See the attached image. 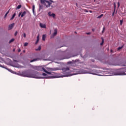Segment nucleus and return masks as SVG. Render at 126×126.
I'll list each match as a JSON object with an SVG mask.
<instances>
[{"mask_svg": "<svg viewBox=\"0 0 126 126\" xmlns=\"http://www.w3.org/2000/svg\"><path fill=\"white\" fill-rule=\"evenodd\" d=\"M94 1H95V0H94Z\"/></svg>", "mask_w": 126, "mask_h": 126, "instance_id": "nucleus-49", "label": "nucleus"}, {"mask_svg": "<svg viewBox=\"0 0 126 126\" xmlns=\"http://www.w3.org/2000/svg\"><path fill=\"white\" fill-rule=\"evenodd\" d=\"M17 33H18V32H15V33H14V35H15V36H16V35H17Z\"/></svg>", "mask_w": 126, "mask_h": 126, "instance_id": "nucleus-34", "label": "nucleus"}, {"mask_svg": "<svg viewBox=\"0 0 126 126\" xmlns=\"http://www.w3.org/2000/svg\"><path fill=\"white\" fill-rule=\"evenodd\" d=\"M119 7H120V1L118 2V8H119Z\"/></svg>", "mask_w": 126, "mask_h": 126, "instance_id": "nucleus-33", "label": "nucleus"}, {"mask_svg": "<svg viewBox=\"0 0 126 126\" xmlns=\"http://www.w3.org/2000/svg\"><path fill=\"white\" fill-rule=\"evenodd\" d=\"M37 61H39V59H38V58L34 59L33 60H31V61H30V63H33V62H37Z\"/></svg>", "mask_w": 126, "mask_h": 126, "instance_id": "nucleus-13", "label": "nucleus"}, {"mask_svg": "<svg viewBox=\"0 0 126 126\" xmlns=\"http://www.w3.org/2000/svg\"><path fill=\"white\" fill-rule=\"evenodd\" d=\"M41 50V46H39L38 48L35 49V51H40Z\"/></svg>", "mask_w": 126, "mask_h": 126, "instance_id": "nucleus-18", "label": "nucleus"}, {"mask_svg": "<svg viewBox=\"0 0 126 126\" xmlns=\"http://www.w3.org/2000/svg\"><path fill=\"white\" fill-rule=\"evenodd\" d=\"M39 26L41 28H46V24H42V23L39 24Z\"/></svg>", "mask_w": 126, "mask_h": 126, "instance_id": "nucleus-8", "label": "nucleus"}, {"mask_svg": "<svg viewBox=\"0 0 126 126\" xmlns=\"http://www.w3.org/2000/svg\"><path fill=\"white\" fill-rule=\"evenodd\" d=\"M36 69L37 70H42L46 73H47V74H50L51 76H49L48 77H46L47 78H56L57 77L55 75H56V73H54L53 72H49L46 70V69L42 67H37Z\"/></svg>", "mask_w": 126, "mask_h": 126, "instance_id": "nucleus-4", "label": "nucleus"}, {"mask_svg": "<svg viewBox=\"0 0 126 126\" xmlns=\"http://www.w3.org/2000/svg\"><path fill=\"white\" fill-rule=\"evenodd\" d=\"M123 22H124V20H120V25H123Z\"/></svg>", "mask_w": 126, "mask_h": 126, "instance_id": "nucleus-26", "label": "nucleus"}, {"mask_svg": "<svg viewBox=\"0 0 126 126\" xmlns=\"http://www.w3.org/2000/svg\"><path fill=\"white\" fill-rule=\"evenodd\" d=\"M26 15V11H24V12L22 13V14H21V17H23V16H25Z\"/></svg>", "mask_w": 126, "mask_h": 126, "instance_id": "nucleus-14", "label": "nucleus"}, {"mask_svg": "<svg viewBox=\"0 0 126 126\" xmlns=\"http://www.w3.org/2000/svg\"><path fill=\"white\" fill-rule=\"evenodd\" d=\"M103 15H103V14H101L100 15L98 16L97 17V18L100 19V18L103 17Z\"/></svg>", "mask_w": 126, "mask_h": 126, "instance_id": "nucleus-20", "label": "nucleus"}, {"mask_svg": "<svg viewBox=\"0 0 126 126\" xmlns=\"http://www.w3.org/2000/svg\"><path fill=\"white\" fill-rule=\"evenodd\" d=\"M62 70L64 73H67L66 76H71V75H75V74H79L80 73H89L88 72H86L84 71L83 69L80 70V71H82V72H80L79 70L77 69H72L70 71V73L69 72V68L68 67H63L62 68Z\"/></svg>", "mask_w": 126, "mask_h": 126, "instance_id": "nucleus-2", "label": "nucleus"}, {"mask_svg": "<svg viewBox=\"0 0 126 126\" xmlns=\"http://www.w3.org/2000/svg\"><path fill=\"white\" fill-rule=\"evenodd\" d=\"M50 15H52V12H50Z\"/></svg>", "mask_w": 126, "mask_h": 126, "instance_id": "nucleus-43", "label": "nucleus"}, {"mask_svg": "<svg viewBox=\"0 0 126 126\" xmlns=\"http://www.w3.org/2000/svg\"><path fill=\"white\" fill-rule=\"evenodd\" d=\"M106 73H110L109 75H126V67L117 69L116 70L111 69L105 71Z\"/></svg>", "mask_w": 126, "mask_h": 126, "instance_id": "nucleus-3", "label": "nucleus"}, {"mask_svg": "<svg viewBox=\"0 0 126 126\" xmlns=\"http://www.w3.org/2000/svg\"><path fill=\"white\" fill-rule=\"evenodd\" d=\"M114 10H116V3L115 2L114 3Z\"/></svg>", "mask_w": 126, "mask_h": 126, "instance_id": "nucleus-29", "label": "nucleus"}, {"mask_svg": "<svg viewBox=\"0 0 126 126\" xmlns=\"http://www.w3.org/2000/svg\"><path fill=\"white\" fill-rule=\"evenodd\" d=\"M21 12H20L19 14V16H20V15H21Z\"/></svg>", "mask_w": 126, "mask_h": 126, "instance_id": "nucleus-39", "label": "nucleus"}, {"mask_svg": "<svg viewBox=\"0 0 126 126\" xmlns=\"http://www.w3.org/2000/svg\"><path fill=\"white\" fill-rule=\"evenodd\" d=\"M39 37H40V35L38 34L37 36V40L35 42V44L37 45V44H38V42H39Z\"/></svg>", "mask_w": 126, "mask_h": 126, "instance_id": "nucleus-12", "label": "nucleus"}, {"mask_svg": "<svg viewBox=\"0 0 126 126\" xmlns=\"http://www.w3.org/2000/svg\"><path fill=\"white\" fill-rule=\"evenodd\" d=\"M42 7H43V6L39 4V10H41V9H42Z\"/></svg>", "mask_w": 126, "mask_h": 126, "instance_id": "nucleus-25", "label": "nucleus"}, {"mask_svg": "<svg viewBox=\"0 0 126 126\" xmlns=\"http://www.w3.org/2000/svg\"><path fill=\"white\" fill-rule=\"evenodd\" d=\"M24 47H27V46H28V43L25 42L24 44Z\"/></svg>", "mask_w": 126, "mask_h": 126, "instance_id": "nucleus-27", "label": "nucleus"}, {"mask_svg": "<svg viewBox=\"0 0 126 126\" xmlns=\"http://www.w3.org/2000/svg\"><path fill=\"white\" fill-rule=\"evenodd\" d=\"M75 33H76V32H75Z\"/></svg>", "mask_w": 126, "mask_h": 126, "instance_id": "nucleus-48", "label": "nucleus"}, {"mask_svg": "<svg viewBox=\"0 0 126 126\" xmlns=\"http://www.w3.org/2000/svg\"><path fill=\"white\" fill-rule=\"evenodd\" d=\"M14 38H12L9 40V43L10 44V43H12V42H14Z\"/></svg>", "mask_w": 126, "mask_h": 126, "instance_id": "nucleus-17", "label": "nucleus"}, {"mask_svg": "<svg viewBox=\"0 0 126 126\" xmlns=\"http://www.w3.org/2000/svg\"><path fill=\"white\" fill-rule=\"evenodd\" d=\"M0 67H3V68H6V69H8V70H9V71L10 70L9 69L5 68V67H4V66H2V65H1V64H0Z\"/></svg>", "mask_w": 126, "mask_h": 126, "instance_id": "nucleus-22", "label": "nucleus"}, {"mask_svg": "<svg viewBox=\"0 0 126 126\" xmlns=\"http://www.w3.org/2000/svg\"><path fill=\"white\" fill-rule=\"evenodd\" d=\"M92 74H95V75H97V74L95 73H91Z\"/></svg>", "mask_w": 126, "mask_h": 126, "instance_id": "nucleus-38", "label": "nucleus"}, {"mask_svg": "<svg viewBox=\"0 0 126 126\" xmlns=\"http://www.w3.org/2000/svg\"><path fill=\"white\" fill-rule=\"evenodd\" d=\"M58 34V31H57V30H54V33L52 34L53 37H55V36H56V35H57Z\"/></svg>", "mask_w": 126, "mask_h": 126, "instance_id": "nucleus-10", "label": "nucleus"}, {"mask_svg": "<svg viewBox=\"0 0 126 126\" xmlns=\"http://www.w3.org/2000/svg\"><path fill=\"white\" fill-rule=\"evenodd\" d=\"M105 31V28L104 27L103 28V30H102V33H104V32Z\"/></svg>", "mask_w": 126, "mask_h": 126, "instance_id": "nucleus-31", "label": "nucleus"}, {"mask_svg": "<svg viewBox=\"0 0 126 126\" xmlns=\"http://www.w3.org/2000/svg\"><path fill=\"white\" fill-rule=\"evenodd\" d=\"M111 52H113V50H111Z\"/></svg>", "mask_w": 126, "mask_h": 126, "instance_id": "nucleus-45", "label": "nucleus"}, {"mask_svg": "<svg viewBox=\"0 0 126 126\" xmlns=\"http://www.w3.org/2000/svg\"><path fill=\"white\" fill-rule=\"evenodd\" d=\"M46 37H47V35H46V34H43L42 35V40L43 41H45V40L46 39Z\"/></svg>", "mask_w": 126, "mask_h": 126, "instance_id": "nucleus-15", "label": "nucleus"}, {"mask_svg": "<svg viewBox=\"0 0 126 126\" xmlns=\"http://www.w3.org/2000/svg\"><path fill=\"white\" fill-rule=\"evenodd\" d=\"M20 75H21V76H24V77L42 78L41 77L42 75L39 74V72L37 71H33L32 72H29L27 71H24L20 73Z\"/></svg>", "mask_w": 126, "mask_h": 126, "instance_id": "nucleus-1", "label": "nucleus"}, {"mask_svg": "<svg viewBox=\"0 0 126 126\" xmlns=\"http://www.w3.org/2000/svg\"><path fill=\"white\" fill-rule=\"evenodd\" d=\"M62 47H63V46L60 47L59 48H62Z\"/></svg>", "mask_w": 126, "mask_h": 126, "instance_id": "nucleus-47", "label": "nucleus"}, {"mask_svg": "<svg viewBox=\"0 0 126 126\" xmlns=\"http://www.w3.org/2000/svg\"><path fill=\"white\" fill-rule=\"evenodd\" d=\"M35 10V5L32 6V12L34 13V11Z\"/></svg>", "mask_w": 126, "mask_h": 126, "instance_id": "nucleus-23", "label": "nucleus"}, {"mask_svg": "<svg viewBox=\"0 0 126 126\" xmlns=\"http://www.w3.org/2000/svg\"><path fill=\"white\" fill-rule=\"evenodd\" d=\"M39 74H41V77L42 78H45V77H43V76H47V74L45 73H43L42 74H40V73H39ZM39 78H37V79H40Z\"/></svg>", "mask_w": 126, "mask_h": 126, "instance_id": "nucleus-9", "label": "nucleus"}, {"mask_svg": "<svg viewBox=\"0 0 126 126\" xmlns=\"http://www.w3.org/2000/svg\"><path fill=\"white\" fill-rule=\"evenodd\" d=\"M48 15H49V16H51V17H53V18H55V17L56 16V14H55L54 13H52L51 15V12H48Z\"/></svg>", "mask_w": 126, "mask_h": 126, "instance_id": "nucleus-11", "label": "nucleus"}, {"mask_svg": "<svg viewBox=\"0 0 126 126\" xmlns=\"http://www.w3.org/2000/svg\"><path fill=\"white\" fill-rule=\"evenodd\" d=\"M47 69L48 71H56V70H60V68L59 67H56V68H47Z\"/></svg>", "mask_w": 126, "mask_h": 126, "instance_id": "nucleus-6", "label": "nucleus"}, {"mask_svg": "<svg viewBox=\"0 0 126 126\" xmlns=\"http://www.w3.org/2000/svg\"><path fill=\"white\" fill-rule=\"evenodd\" d=\"M104 44V39H102V42L100 43V46H103V45Z\"/></svg>", "mask_w": 126, "mask_h": 126, "instance_id": "nucleus-24", "label": "nucleus"}, {"mask_svg": "<svg viewBox=\"0 0 126 126\" xmlns=\"http://www.w3.org/2000/svg\"><path fill=\"white\" fill-rule=\"evenodd\" d=\"M21 8V5H19L16 8V9H20Z\"/></svg>", "mask_w": 126, "mask_h": 126, "instance_id": "nucleus-19", "label": "nucleus"}, {"mask_svg": "<svg viewBox=\"0 0 126 126\" xmlns=\"http://www.w3.org/2000/svg\"><path fill=\"white\" fill-rule=\"evenodd\" d=\"M23 36H24V38H26V33H23Z\"/></svg>", "mask_w": 126, "mask_h": 126, "instance_id": "nucleus-32", "label": "nucleus"}, {"mask_svg": "<svg viewBox=\"0 0 126 126\" xmlns=\"http://www.w3.org/2000/svg\"><path fill=\"white\" fill-rule=\"evenodd\" d=\"M20 52H21V50L20 49H19L18 50V52H19V53H20Z\"/></svg>", "mask_w": 126, "mask_h": 126, "instance_id": "nucleus-36", "label": "nucleus"}, {"mask_svg": "<svg viewBox=\"0 0 126 126\" xmlns=\"http://www.w3.org/2000/svg\"><path fill=\"white\" fill-rule=\"evenodd\" d=\"M15 15H16V14H15V13L13 14L12 17L11 18V20H12V19H13V18H14V17H15Z\"/></svg>", "mask_w": 126, "mask_h": 126, "instance_id": "nucleus-16", "label": "nucleus"}, {"mask_svg": "<svg viewBox=\"0 0 126 126\" xmlns=\"http://www.w3.org/2000/svg\"><path fill=\"white\" fill-rule=\"evenodd\" d=\"M123 46L119 47L118 48V51H120V50H121V49H123Z\"/></svg>", "mask_w": 126, "mask_h": 126, "instance_id": "nucleus-28", "label": "nucleus"}, {"mask_svg": "<svg viewBox=\"0 0 126 126\" xmlns=\"http://www.w3.org/2000/svg\"><path fill=\"white\" fill-rule=\"evenodd\" d=\"M8 13H9V11H8L6 14H5V16H4V18H5V17H6V16H7V15L8 14Z\"/></svg>", "mask_w": 126, "mask_h": 126, "instance_id": "nucleus-21", "label": "nucleus"}, {"mask_svg": "<svg viewBox=\"0 0 126 126\" xmlns=\"http://www.w3.org/2000/svg\"><path fill=\"white\" fill-rule=\"evenodd\" d=\"M116 11V10H114V11L112 13V16H114V15H115V12Z\"/></svg>", "mask_w": 126, "mask_h": 126, "instance_id": "nucleus-30", "label": "nucleus"}, {"mask_svg": "<svg viewBox=\"0 0 126 126\" xmlns=\"http://www.w3.org/2000/svg\"><path fill=\"white\" fill-rule=\"evenodd\" d=\"M24 53L25 52V50H24Z\"/></svg>", "mask_w": 126, "mask_h": 126, "instance_id": "nucleus-46", "label": "nucleus"}, {"mask_svg": "<svg viewBox=\"0 0 126 126\" xmlns=\"http://www.w3.org/2000/svg\"><path fill=\"white\" fill-rule=\"evenodd\" d=\"M86 34L87 35H90L91 34V32H87Z\"/></svg>", "mask_w": 126, "mask_h": 126, "instance_id": "nucleus-35", "label": "nucleus"}, {"mask_svg": "<svg viewBox=\"0 0 126 126\" xmlns=\"http://www.w3.org/2000/svg\"><path fill=\"white\" fill-rule=\"evenodd\" d=\"M94 31H95V29H92V32H94Z\"/></svg>", "mask_w": 126, "mask_h": 126, "instance_id": "nucleus-37", "label": "nucleus"}, {"mask_svg": "<svg viewBox=\"0 0 126 126\" xmlns=\"http://www.w3.org/2000/svg\"><path fill=\"white\" fill-rule=\"evenodd\" d=\"M15 49H13V52H15Z\"/></svg>", "mask_w": 126, "mask_h": 126, "instance_id": "nucleus-44", "label": "nucleus"}, {"mask_svg": "<svg viewBox=\"0 0 126 126\" xmlns=\"http://www.w3.org/2000/svg\"><path fill=\"white\" fill-rule=\"evenodd\" d=\"M40 2L42 3V4H44L45 6L48 8L50 6L53 7L52 3H54V1L53 0H40Z\"/></svg>", "mask_w": 126, "mask_h": 126, "instance_id": "nucleus-5", "label": "nucleus"}, {"mask_svg": "<svg viewBox=\"0 0 126 126\" xmlns=\"http://www.w3.org/2000/svg\"><path fill=\"white\" fill-rule=\"evenodd\" d=\"M14 26V23H12V24L9 25L8 26V30H11L12 28H13Z\"/></svg>", "mask_w": 126, "mask_h": 126, "instance_id": "nucleus-7", "label": "nucleus"}, {"mask_svg": "<svg viewBox=\"0 0 126 126\" xmlns=\"http://www.w3.org/2000/svg\"><path fill=\"white\" fill-rule=\"evenodd\" d=\"M68 63H71V62H68Z\"/></svg>", "mask_w": 126, "mask_h": 126, "instance_id": "nucleus-41", "label": "nucleus"}, {"mask_svg": "<svg viewBox=\"0 0 126 126\" xmlns=\"http://www.w3.org/2000/svg\"><path fill=\"white\" fill-rule=\"evenodd\" d=\"M14 62H17V61H16V60H14Z\"/></svg>", "mask_w": 126, "mask_h": 126, "instance_id": "nucleus-42", "label": "nucleus"}, {"mask_svg": "<svg viewBox=\"0 0 126 126\" xmlns=\"http://www.w3.org/2000/svg\"><path fill=\"white\" fill-rule=\"evenodd\" d=\"M94 72H98V71L97 70H94Z\"/></svg>", "mask_w": 126, "mask_h": 126, "instance_id": "nucleus-40", "label": "nucleus"}]
</instances>
